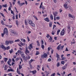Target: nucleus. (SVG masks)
<instances>
[{
	"label": "nucleus",
	"instance_id": "1",
	"mask_svg": "<svg viewBox=\"0 0 76 76\" xmlns=\"http://www.w3.org/2000/svg\"><path fill=\"white\" fill-rule=\"evenodd\" d=\"M28 22L29 24L30 25H31L32 26H33L34 27H35V24L33 23L32 21L31 20H29Z\"/></svg>",
	"mask_w": 76,
	"mask_h": 76
},
{
	"label": "nucleus",
	"instance_id": "2",
	"mask_svg": "<svg viewBox=\"0 0 76 76\" xmlns=\"http://www.w3.org/2000/svg\"><path fill=\"white\" fill-rule=\"evenodd\" d=\"M47 53H44L41 56L42 58H47Z\"/></svg>",
	"mask_w": 76,
	"mask_h": 76
},
{
	"label": "nucleus",
	"instance_id": "3",
	"mask_svg": "<svg viewBox=\"0 0 76 76\" xmlns=\"http://www.w3.org/2000/svg\"><path fill=\"white\" fill-rule=\"evenodd\" d=\"M5 34L6 35H8V31H7V29L6 28H5L4 29V34Z\"/></svg>",
	"mask_w": 76,
	"mask_h": 76
},
{
	"label": "nucleus",
	"instance_id": "4",
	"mask_svg": "<svg viewBox=\"0 0 76 76\" xmlns=\"http://www.w3.org/2000/svg\"><path fill=\"white\" fill-rule=\"evenodd\" d=\"M64 35V29H63L61 33V35L63 36Z\"/></svg>",
	"mask_w": 76,
	"mask_h": 76
},
{
	"label": "nucleus",
	"instance_id": "5",
	"mask_svg": "<svg viewBox=\"0 0 76 76\" xmlns=\"http://www.w3.org/2000/svg\"><path fill=\"white\" fill-rule=\"evenodd\" d=\"M32 48H33V47H32V45L31 44H30L29 46H28V48L29 49V50L31 51L32 50L31 49Z\"/></svg>",
	"mask_w": 76,
	"mask_h": 76
},
{
	"label": "nucleus",
	"instance_id": "6",
	"mask_svg": "<svg viewBox=\"0 0 76 76\" xmlns=\"http://www.w3.org/2000/svg\"><path fill=\"white\" fill-rule=\"evenodd\" d=\"M56 57L57 58V61H58V60H60V55L58 54L57 53H56Z\"/></svg>",
	"mask_w": 76,
	"mask_h": 76
},
{
	"label": "nucleus",
	"instance_id": "7",
	"mask_svg": "<svg viewBox=\"0 0 76 76\" xmlns=\"http://www.w3.org/2000/svg\"><path fill=\"white\" fill-rule=\"evenodd\" d=\"M25 53L26 54H27V53H29V51H28V48H26V51H25Z\"/></svg>",
	"mask_w": 76,
	"mask_h": 76
},
{
	"label": "nucleus",
	"instance_id": "8",
	"mask_svg": "<svg viewBox=\"0 0 76 76\" xmlns=\"http://www.w3.org/2000/svg\"><path fill=\"white\" fill-rule=\"evenodd\" d=\"M53 13L54 15V17H56V16H57V13H58L57 12H54Z\"/></svg>",
	"mask_w": 76,
	"mask_h": 76
},
{
	"label": "nucleus",
	"instance_id": "9",
	"mask_svg": "<svg viewBox=\"0 0 76 76\" xmlns=\"http://www.w3.org/2000/svg\"><path fill=\"white\" fill-rule=\"evenodd\" d=\"M7 71L8 72H15V70L12 69H8Z\"/></svg>",
	"mask_w": 76,
	"mask_h": 76
},
{
	"label": "nucleus",
	"instance_id": "10",
	"mask_svg": "<svg viewBox=\"0 0 76 76\" xmlns=\"http://www.w3.org/2000/svg\"><path fill=\"white\" fill-rule=\"evenodd\" d=\"M31 73H32V74H33V75H35L37 73V71L36 70H34L32 71H30Z\"/></svg>",
	"mask_w": 76,
	"mask_h": 76
},
{
	"label": "nucleus",
	"instance_id": "11",
	"mask_svg": "<svg viewBox=\"0 0 76 76\" xmlns=\"http://www.w3.org/2000/svg\"><path fill=\"white\" fill-rule=\"evenodd\" d=\"M69 17L70 18H75V16H73V15H72L70 14H69Z\"/></svg>",
	"mask_w": 76,
	"mask_h": 76
},
{
	"label": "nucleus",
	"instance_id": "12",
	"mask_svg": "<svg viewBox=\"0 0 76 76\" xmlns=\"http://www.w3.org/2000/svg\"><path fill=\"white\" fill-rule=\"evenodd\" d=\"M5 44L7 45H9V41H7L6 40L5 41Z\"/></svg>",
	"mask_w": 76,
	"mask_h": 76
},
{
	"label": "nucleus",
	"instance_id": "13",
	"mask_svg": "<svg viewBox=\"0 0 76 76\" xmlns=\"http://www.w3.org/2000/svg\"><path fill=\"white\" fill-rule=\"evenodd\" d=\"M44 19L45 21H47V22H50L49 19L48 18H45Z\"/></svg>",
	"mask_w": 76,
	"mask_h": 76
},
{
	"label": "nucleus",
	"instance_id": "14",
	"mask_svg": "<svg viewBox=\"0 0 76 76\" xmlns=\"http://www.w3.org/2000/svg\"><path fill=\"white\" fill-rule=\"evenodd\" d=\"M1 48H2V49H4V50H6V48L4 47V46L3 45H1Z\"/></svg>",
	"mask_w": 76,
	"mask_h": 76
},
{
	"label": "nucleus",
	"instance_id": "15",
	"mask_svg": "<svg viewBox=\"0 0 76 76\" xmlns=\"http://www.w3.org/2000/svg\"><path fill=\"white\" fill-rule=\"evenodd\" d=\"M64 7L66 8V9H68V7H67V4H64Z\"/></svg>",
	"mask_w": 76,
	"mask_h": 76
},
{
	"label": "nucleus",
	"instance_id": "16",
	"mask_svg": "<svg viewBox=\"0 0 76 76\" xmlns=\"http://www.w3.org/2000/svg\"><path fill=\"white\" fill-rule=\"evenodd\" d=\"M69 9L70 10L71 12H73V10L72 9L71 7H70V6H69Z\"/></svg>",
	"mask_w": 76,
	"mask_h": 76
},
{
	"label": "nucleus",
	"instance_id": "17",
	"mask_svg": "<svg viewBox=\"0 0 76 76\" xmlns=\"http://www.w3.org/2000/svg\"><path fill=\"white\" fill-rule=\"evenodd\" d=\"M49 27H50V28H51V27H52V22H50L49 24Z\"/></svg>",
	"mask_w": 76,
	"mask_h": 76
},
{
	"label": "nucleus",
	"instance_id": "18",
	"mask_svg": "<svg viewBox=\"0 0 76 76\" xmlns=\"http://www.w3.org/2000/svg\"><path fill=\"white\" fill-rule=\"evenodd\" d=\"M60 47H61V45H59L57 48V50H60Z\"/></svg>",
	"mask_w": 76,
	"mask_h": 76
},
{
	"label": "nucleus",
	"instance_id": "19",
	"mask_svg": "<svg viewBox=\"0 0 76 76\" xmlns=\"http://www.w3.org/2000/svg\"><path fill=\"white\" fill-rule=\"evenodd\" d=\"M9 42L10 44H13V40H9Z\"/></svg>",
	"mask_w": 76,
	"mask_h": 76
},
{
	"label": "nucleus",
	"instance_id": "20",
	"mask_svg": "<svg viewBox=\"0 0 76 76\" xmlns=\"http://www.w3.org/2000/svg\"><path fill=\"white\" fill-rule=\"evenodd\" d=\"M4 61L6 62L8 60V59L6 58H4Z\"/></svg>",
	"mask_w": 76,
	"mask_h": 76
},
{
	"label": "nucleus",
	"instance_id": "21",
	"mask_svg": "<svg viewBox=\"0 0 76 76\" xmlns=\"http://www.w3.org/2000/svg\"><path fill=\"white\" fill-rule=\"evenodd\" d=\"M41 47H42V48L43 50L44 49V45H42L41 46Z\"/></svg>",
	"mask_w": 76,
	"mask_h": 76
},
{
	"label": "nucleus",
	"instance_id": "22",
	"mask_svg": "<svg viewBox=\"0 0 76 76\" xmlns=\"http://www.w3.org/2000/svg\"><path fill=\"white\" fill-rule=\"evenodd\" d=\"M39 54V52L38 51H36V53L35 55L36 56H37V55H38Z\"/></svg>",
	"mask_w": 76,
	"mask_h": 76
},
{
	"label": "nucleus",
	"instance_id": "23",
	"mask_svg": "<svg viewBox=\"0 0 76 76\" xmlns=\"http://www.w3.org/2000/svg\"><path fill=\"white\" fill-rule=\"evenodd\" d=\"M60 32V29H58L57 30V35H58L59 32Z\"/></svg>",
	"mask_w": 76,
	"mask_h": 76
},
{
	"label": "nucleus",
	"instance_id": "24",
	"mask_svg": "<svg viewBox=\"0 0 76 76\" xmlns=\"http://www.w3.org/2000/svg\"><path fill=\"white\" fill-rule=\"evenodd\" d=\"M20 54L21 56H23V55H24V54H23V52H20Z\"/></svg>",
	"mask_w": 76,
	"mask_h": 76
},
{
	"label": "nucleus",
	"instance_id": "25",
	"mask_svg": "<svg viewBox=\"0 0 76 76\" xmlns=\"http://www.w3.org/2000/svg\"><path fill=\"white\" fill-rule=\"evenodd\" d=\"M50 18L51 19V20H53V15H51L50 16Z\"/></svg>",
	"mask_w": 76,
	"mask_h": 76
},
{
	"label": "nucleus",
	"instance_id": "26",
	"mask_svg": "<svg viewBox=\"0 0 76 76\" xmlns=\"http://www.w3.org/2000/svg\"><path fill=\"white\" fill-rule=\"evenodd\" d=\"M7 4L2 5V6L3 7H7Z\"/></svg>",
	"mask_w": 76,
	"mask_h": 76
},
{
	"label": "nucleus",
	"instance_id": "27",
	"mask_svg": "<svg viewBox=\"0 0 76 76\" xmlns=\"http://www.w3.org/2000/svg\"><path fill=\"white\" fill-rule=\"evenodd\" d=\"M10 61H7V64H8V65H9V66H11V64H10Z\"/></svg>",
	"mask_w": 76,
	"mask_h": 76
},
{
	"label": "nucleus",
	"instance_id": "28",
	"mask_svg": "<svg viewBox=\"0 0 76 76\" xmlns=\"http://www.w3.org/2000/svg\"><path fill=\"white\" fill-rule=\"evenodd\" d=\"M11 13L12 14H13V15H15V13H14V12H13V11H12V10H11Z\"/></svg>",
	"mask_w": 76,
	"mask_h": 76
},
{
	"label": "nucleus",
	"instance_id": "29",
	"mask_svg": "<svg viewBox=\"0 0 76 76\" xmlns=\"http://www.w3.org/2000/svg\"><path fill=\"white\" fill-rule=\"evenodd\" d=\"M0 14H1V16H3V17H4V18H5V17L4 16V14H3V13L0 12Z\"/></svg>",
	"mask_w": 76,
	"mask_h": 76
},
{
	"label": "nucleus",
	"instance_id": "30",
	"mask_svg": "<svg viewBox=\"0 0 76 76\" xmlns=\"http://www.w3.org/2000/svg\"><path fill=\"white\" fill-rule=\"evenodd\" d=\"M24 58V59L23 60H25V61H26V60H27L28 59V57H26Z\"/></svg>",
	"mask_w": 76,
	"mask_h": 76
},
{
	"label": "nucleus",
	"instance_id": "31",
	"mask_svg": "<svg viewBox=\"0 0 76 76\" xmlns=\"http://www.w3.org/2000/svg\"><path fill=\"white\" fill-rule=\"evenodd\" d=\"M64 47V45L62 46L60 48L61 50H63V48Z\"/></svg>",
	"mask_w": 76,
	"mask_h": 76
},
{
	"label": "nucleus",
	"instance_id": "32",
	"mask_svg": "<svg viewBox=\"0 0 76 76\" xmlns=\"http://www.w3.org/2000/svg\"><path fill=\"white\" fill-rule=\"evenodd\" d=\"M25 25H28V23H27L26 20H25Z\"/></svg>",
	"mask_w": 76,
	"mask_h": 76
},
{
	"label": "nucleus",
	"instance_id": "33",
	"mask_svg": "<svg viewBox=\"0 0 76 76\" xmlns=\"http://www.w3.org/2000/svg\"><path fill=\"white\" fill-rule=\"evenodd\" d=\"M19 41H20L19 39H17L16 40H15V42H19Z\"/></svg>",
	"mask_w": 76,
	"mask_h": 76
},
{
	"label": "nucleus",
	"instance_id": "34",
	"mask_svg": "<svg viewBox=\"0 0 76 76\" xmlns=\"http://www.w3.org/2000/svg\"><path fill=\"white\" fill-rule=\"evenodd\" d=\"M1 23L3 25H4V23L3 22V20H1Z\"/></svg>",
	"mask_w": 76,
	"mask_h": 76
},
{
	"label": "nucleus",
	"instance_id": "35",
	"mask_svg": "<svg viewBox=\"0 0 76 76\" xmlns=\"http://www.w3.org/2000/svg\"><path fill=\"white\" fill-rule=\"evenodd\" d=\"M23 4H25V3L23 2V3H21L20 6H22L23 5Z\"/></svg>",
	"mask_w": 76,
	"mask_h": 76
},
{
	"label": "nucleus",
	"instance_id": "36",
	"mask_svg": "<svg viewBox=\"0 0 76 76\" xmlns=\"http://www.w3.org/2000/svg\"><path fill=\"white\" fill-rule=\"evenodd\" d=\"M19 69H22V66H21V65H19Z\"/></svg>",
	"mask_w": 76,
	"mask_h": 76
},
{
	"label": "nucleus",
	"instance_id": "37",
	"mask_svg": "<svg viewBox=\"0 0 76 76\" xmlns=\"http://www.w3.org/2000/svg\"><path fill=\"white\" fill-rule=\"evenodd\" d=\"M59 66H60V62H58L57 64V66L59 67Z\"/></svg>",
	"mask_w": 76,
	"mask_h": 76
},
{
	"label": "nucleus",
	"instance_id": "38",
	"mask_svg": "<svg viewBox=\"0 0 76 76\" xmlns=\"http://www.w3.org/2000/svg\"><path fill=\"white\" fill-rule=\"evenodd\" d=\"M7 65H5L4 67V70H6H6L7 69Z\"/></svg>",
	"mask_w": 76,
	"mask_h": 76
},
{
	"label": "nucleus",
	"instance_id": "39",
	"mask_svg": "<svg viewBox=\"0 0 76 76\" xmlns=\"http://www.w3.org/2000/svg\"><path fill=\"white\" fill-rule=\"evenodd\" d=\"M34 61L33 60V59H31V60L29 61V63H32V61Z\"/></svg>",
	"mask_w": 76,
	"mask_h": 76
},
{
	"label": "nucleus",
	"instance_id": "40",
	"mask_svg": "<svg viewBox=\"0 0 76 76\" xmlns=\"http://www.w3.org/2000/svg\"><path fill=\"white\" fill-rule=\"evenodd\" d=\"M18 3L19 5L20 6V1H18Z\"/></svg>",
	"mask_w": 76,
	"mask_h": 76
},
{
	"label": "nucleus",
	"instance_id": "41",
	"mask_svg": "<svg viewBox=\"0 0 76 76\" xmlns=\"http://www.w3.org/2000/svg\"><path fill=\"white\" fill-rule=\"evenodd\" d=\"M21 57L23 58V60L24 59V58H25V56H24V55H23V56H21Z\"/></svg>",
	"mask_w": 76,
	"mask_h": 76
},
{
	"label": "nucleus",
	"instance_id": "42",
	"mask_svg": "<svg viewBox=\"0 0 76 76\" xmlns=\"http://www.w3.org/2000/svg\"><path fill=\"white\" fill-rule=\"evenodd\" d=\"M12 52H13V50L12 49H11V50H10V53L11 54Z\"/></svg>",
	"mask_w": 76,
	"mask_h": 76
},
{
	"label": "nucleus",
	"instance_id": "43",
	"mask_svg": "<svg viewBox=\"0 0 76 76\" xmlns=\"http://www.w3.org/2000/svg\"><path fill=\"white\" fill-rule=\"evenodd\" d=\"M37 43L38 44L37 45H38V46H39L40 45V44H39V42L38 41H37Z\"/></svg>",
	"mask_w": 76,
	"mask_h": 76
},
{
	"label": "nucleus",
	"instance_id": "44",
	"mask_svg": "<svg viewBox=\"0 0 76 76\" xmlns=\"http://www.w3.org/2000/svg\"><path fill=\"white\" fill-rule=\"evenodd\" d=\"M46 37H47V38H48L49 37H50V35H49V34H47Z\"/></svg>",
	"mask_w": 76,
	"mask_h": 76
},
{
	"label": "nucleus",
	"instance_id": "45",
	"mask_svg": "<svg viewBox=\"0 0 76 76\" xmlns=\"http://www.w3.org/2000/svg\"><path fill=\"white\" fill-rule=\"evenodd\" d=\"M66 67H65L64 66H63V67H62V69L64 70H65V69H66Z\"/></svg>",
	"mask_w": 76,
	"mask_h": 76
},
{
	"label": "nucleus",
	"instance_id": "46",
	"mask_svg": "<svg viewBox=\"0 0 76 76\" xmlns=\"http://www.w3.org/2000/svg\"><path fill=\"white\" fill-rule=\"evenodd\" d=\"M9 49H10V46H8L7 47V48H6L7 50H8Z\"/></svg>",
	"mask_w": 76,
	"mask_h": 76
},
{
	"label": "nucleus",
	"instance_id": "47",
	"mask_svg": "<svg viewBox=\"0 0 76 76\" xmlns=\"http://www.w3.org/2000/svg\"><path fill=\"white\" fill-rule=\"evenodd\" d=\"M19 59H20L19 58H17L15 59V61H18V60H19Z\"/></svg>",
	"mask_w": 76,
	"mask_h": 76
},
{
	"label": "nucleus",
	"instance_id": "48",
	"mask_svg": "<svg viewBox=\"0 0 76 76\" xmlns=\"http://www.w3.org/2000/svg\"><path fill=\"white\" fill-rule=\"evenodd\" d=\"M55 73H53L51 75V76H55Z\"/></svg>",
	"mask_w": 76,
	"mask_h": 76
},
{
	"label": "nucleus",
	"instance_id": "49",
	"mask_svg": "<svg viewBox=\"0 0 76 76\" xmlns=\"http://www.w3.org/2000/svg\"><path fill=\"white\" fill-rule=\"evenodd\" d=\"M56 25H53V29H54L55 28H56Z\"/></svg>",
	"mask_w": 76,
	"mask_h": 76
},
{
	"label": "nucleus",
	"instance_id": "50",
	"mask_svg": "<svg viewBox=\"0 0 76 76\" xmlns=\"http://www.w3.org/2000/svg\"><path fill=\"white\" fill-rule=\"evenodd\" d=\"M18 14H17L16 16V19H18Z\"/></svg>",
	"mask_w": 76,
	"mask_h": 76
},
{
	"label": "nucleus",
	"instance_id": "51",
	"mask_svg": "<svg viewBox=\"0 0 76 76\" xmlns=\"http://www.w3.org/2000/svg\"><path fill=\"white\" fill-rule=\"evenodd\" d=\"M16 24H17V25L18 26L19 24H18V20H16Z\"/></svg>",
	"mask_w": 76,
	"mask_h": 76
},
{
	"label": "nucleus",
	"instance_id": "52",
	"mask_svg": "<svg viewBox=\"0 0 76 76\" xmlns=\"http://www.w3.org/2000/svg\"><path fill=\"white\" fill-rule=\"evenodd\" d=\"M56 19H57V20H59L60 19V17H56Z\"/></svg>",
	"mask_w": 76,
	"mask_h": 76
},
{
	"label": "nucleus",
	"instance_id": "53",
	"mask_svg": "<svg viewBox=\"0 0 76 76\" xmlns=\"http://www.w3.org/2000/svg\"><path fill=\"white\" fill-rule=\"evenodd\" d=\"M61 63L62 64H64V61H61Z\"/></svg>",
	"mask_w": 76,
	"mask_h": 76
},
{
	"label": "nucleus",
	"instance_id": "54",
	"mask_svg": "<svg viewBox=\"0 0 76 76\" xmlns=\"http://www.w3.org/2000/svg\"><path fill=\"white\" fill-rule=\"evenodd\" d=\"M50 38H49V40H50V41H52L53 40V39L51 37V36H50Z\"/></svg>",
	"mask_w": 76,
	"mask_h": 76
},
{
	"label": "nucleus",
	"instance_id": "55",
	"mask_svg": "<svg viewBox=\"0 0 76 76\" xmlns=\"http://www.w3.org/2000/svg\"><path fill=\"white\" fill-rule=\"evenodd\" d=\"M64 59H66V58L63 57L62 58V59L61 60H64Z\"/></svg>",
	"mask_w": 76,
	"mask_h": 76
},
{
	"label": "nucleus",
	"instance_id": "56",
	"mask_svg": "<svg viewBox=\"0 0 76 76\" xmlns=\"http://www.w3.org/2000/svg\"><path fill=\"white\" fill-rule=\"evenodd\" d=\"M57 37H55L54 38V39H55V40H57Z\"/></svg>",
	"mask_w": 76,
	"mask_h": 76
},
{
	"label": "nucleus",
	"instance_id": "57",
	"mask_svg": "<svg viewBox=\"0 0 76 76\" xmlns=\"http://www.w3.org/2000/svg\"><path fill=\"white\" fill-rule=\"evenodd\" d=\"M42 9H43V10L45 9V8L44 7V6H42Z\"/></svg>",
	"mask_w": 76,
	"mask_h": 76
},
{
	"label": "nucleus",
	"instance_id": "58",
	"mask_svg": "<svg viewBox=\"0 0 76 76\" xmlns=\"http://www.w3.org/2000/svg\"><path fill=\"white\" fill-rule=\"evenodd\" d=\"M51 61V58H49L48 59V61Z\"/></svg>",
	"mask_w": 76,
	"mask_h": 76
},
{
	"label": "nucleus",
	"instance_id": "59",
	"mask_svg": "<svg viewBox=\"0 0 76 76\" xmlns=\"http://www.w3.org/2000/svg\"><path fill=\"white\" fill-rule=\"evenodd\" d=\"M20 52H21V51H20V50H19L18 51V53H20Z\"/></svg>",
	"mask_w": 76,
	"mask_h": 76
},
{
	"label": "nucleus",
	"instance_id": "60",
	"mask_svg": "<svg viewBox=\"0 0 76 76\" xmlns=\"http://www.w3.org/2000/svg\"><path fill=\"white\" fill-rule=\"evenodd\" d=\"M41 42L42 44H44V41H43V40H42L41 41Z\"/></svg>",
	"mask_w": 76,
	"mask_h": 76
},
{
	"label": "nucleus",
	"instance_id": "61",
	"mask_svg": "<svg viewBox=\"0 0 76 76\" xmlns=\"http://www.w3.org/2000/svg\"><path fill=\"white\" fill-rule=\"evenodd\" d=\"M71 45H72L73 44H75V42H71Z\"/></svg>",
	"mask_w": 76,
	"mask_h": 76
},
{
	"label": "nucleus",
	"instance_id": "62",
	"mask_svg": "<svg viewBox=\"0 0 76 76\" xmlns=\"http://www.w3.org/2000/svg\"><path fill=\"white\" fill-rule=\"evenodd\" d=\"M12 34H16V32H13Z\"/></svg>",
	"mask_w": 76,
	"mask_h": 76
},
{
	"label": "nucleus",
	"instance_id": "63",
	"mask_svg": "<svg viewBox=\"0 0 76 76\" xmlns=\"http://www.w3.org/2000/svg\"><path fill=\"white\" fill-rule=\"evenodd\" d=\"M49 74H50V73H48V72H47L46 74V75L47 76H48V75H49Z\"/></svg>",
	"mask_w": 76,
	"mask_h": 76
},
{
	"label": "nucleus",
	"instance_id": "64",
	"mask_svg": "<svg viewBox=\"0 0 76 76\" xmlns=\"http://www.w3.org/2000/svg\"><path fill=\"white\" fill-rule=\"evenodd\" d=\"M12 61L13 62H15V59H14V58H13L12 59Z\"/></svg>",
	"mask_w": 76,
	"mask_h": 76
}]
</instances>
